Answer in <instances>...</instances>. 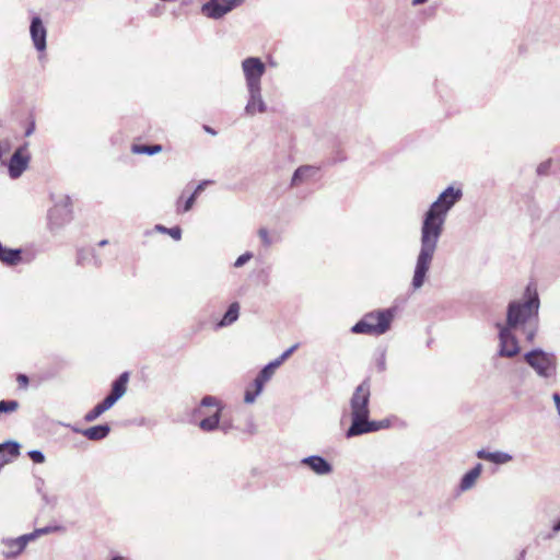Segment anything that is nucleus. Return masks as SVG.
Here are the masks:
<instances>
[{
	"label": "nucleus",
	"instance_id": "obj_1",
	"mask_svg": "<svg viewBox=\"0 0 560 560\" xmlns=\"http://www.w3.org/2000/svg\"><path fill=\"white\" fill-rule=\"evenodd\" d=\"M462 188L448 186L424 212L420 230V250L417 256L411 285L420 289L425 281L438 243L442 236L444 224L450 210L462 199Z\"/></svg>",
	"mask_w": 560,
	"mask_h": 560
},
{
	"label": "nucleus",
	"instance_id": "obj_2",
	"mask_svg": "<svg viewBox=\"0 0 560 560\" xmlns=\"http://www.w3.org/2000/svg\"><path fill=\"white\" fill-rule=\"evenodd\" d=\"M540 306L536 288L528 284L525 289L524 301H511L506 310V323L503 327L515 329L526 324L532 317L538 316Z\"/></svg>",
	"mask_w": 560,
	"mask_h": 560
},
{
	"label": "nucleus",
	"instance_id": "obj_3",
	"mask_svg": "<svg viewBox=\"0 0 560 560\" xmlns=\"http://www.w3.org/2000/svg\"><path fill=\"white\" fill-rule=\"evenodd\" d=\"M393 319L394 310H376L366 313L350 330L357 335L381 336L389 330Z\"/></svg>",
	"mask_w": 560,
	"mask_h": 560
},
{
	"label": "nucleus",
	"instance_id": "obj_4",
	"mask_svg": "<svg viewBox=\"0 0 560 560\" xmlns=\"http://www.w3.org/2000/svg\"><path fill=\"white\" fill-rule=\"evenodd\" d=\"M129 380V373H121L112 384V389L108 396H106L100 404L93 409L88 411L84 416L85 422L95 421L101 415L110 409L125 394L127 390V383Z\"/></svg>",
	"mask_w": 560,
	"mask_h": 560
},
{
	"label": "nucleus",
	"instance_id": "obj_5",
	"mask_svg": "<svg viewBox=\"0 0 560 560\" xmlns=\"http://www.w3.org/2000/svg\"><path fill=\"white\" fill-rule=\"evenodd\" d=\"M525 362L539 377L551 378L557 374V357L553 352H547L540 348L533 349L524 354Z\"/></svg>",
	"mask_w": 560,
	"mask_h": 560
},
{
	"label": "nucleus",
	"instance_id": "obj_6",
	"mask_svg": "<svg viewBox=\"0 0 560 560\" xmlns=\"http://www.w3.org/2000/svg\"><path fill=\"white\" fill-rule=\"evenodd\" d=\"M370 397H371V383L365 378L359 386L355 387L350 398L351 409V424L349 428L358 427V424L369 418L370 416Z\"/></svg>",
	"mask_w": 560,
	"mask_h": 560
},
{
	"label": "nucleus",
	"instance_id": "obj_7",
	"mask_svg": "<svg viewBox=\"0 0 560 560\" xmlns=\"http://www.w3.org/2000/svg\"><path fill=\"white\" fill-rule=\"evenodd\" d=\"M48 230L57 233L72 220V203L69 196H60L47 213Z\"/></svg>",
	"mask_w": 560,
	"mask_h": 560
},
{
	"label": "nucleus",
	"instance_id": "obj_8",
	"mask_svg": "<svg viewBox=\"0 0 560 560\" xmlns=\"http://www.w3.org/2000/svg\"><path fill=\"white\" fill-rule=\"evenodd\" d=\"M242 70L245 77L246 88L261 86V78L266 72V66L260 58H245L242 61Z\"/></svg>",
	"mask_w": 560,
	"mask_h": 560
},
{
	"label": "nucleus",
	"instance_id": "obj_9",
	"mask_svg": "<svg viewBox=\"0 0 560 560\" xmlns=\"http://www.w3.org/2000/svg\"><path fill=\"white\" fill-rule=\"evenodd\" d=\"M245 0H209L201 7V12L209 19L219 20L240 7Z\"/></svg>",
	"mask_w": 560,
	"mask_h": 560
},
{
	"label": "nucleus",
	"instance_id": "obj_10",
	"mask_svg": "<svg viewBox=\"0 0 560 560\" xmlns=\"http://www.w3.org/2000/svg\"><path fill=\"white\" fill-rule=\"evenodd\" d=\"M499 328L500 349L499 355L503 358H513L520 352V346L516 337L512 332L513 329L497 324Z\"/></svg>",
	"mask_w": 560,
	"mask_h": 560
},
{
	"label": "nucleus",
	"instance_id": "obj_11",
	"mask_svg": "<svg viewBox=\"0 0 560 560\" xmlns=\"http://www.w3.org/2000/svg\"><path fill=\"white\" fill-rule=\"evenodd\" d=\"M27 144L19 147L8 162L9 176L12 179L19 178L27 168L30 155L26 152Z\"/></svg>",
	"mask_w": 560,
	"mask_h": 560
},
{
	"label": "nucleus",
	"instance_id": "obj_12",
	"mask_svg": "<svg viewBox=\"0 0 560 560\" xmlns=\"http://www.w3.org/2000/svg\"><path fill=\"white\" fill-rule=\"evenodd\" d=\"M31 541L32 537L28 536L27 534H24L16 538L3 537L0 540L1 545L4 547V549H2L1 551V555L8 560L14 559L24 551L27 544Z\"/></svg>",
	"mask_w": 560,
	"mask_h": 560
},
{
	"label": "nucleus",
	"instance_id": "obj_13",
	"mask_svg": "<svg viewBox=\"0 0 560 560\" xmlns=\"http://www.w3.org/2000/svg\"><path fill=\"white\" fill-rule=\"evenodd\" d=\"M390 425V421L388 419L383 420H370L369 418H365V420H362L358 427L354 428H348L346 431V438L351 439L354 436H359L362 434L376 432L383 429H387Z\"/></svg>",
	"mask_w": 560,
	"mask_h": 560
},
{
	"label": "nucleus",
	"instance_id": "obj_14",
	"mask_svg": "<svg viewBox=\"0 0 560 560\" xmlns=\"http://www.w3.org/2000/svg\"><path fill=\"white\" fill-rule=\"evenodd\" d=\"M248 100L245 106V114L254 116L257 113L262 114L267 112V104L261 95V86L247 88Z\"/></svg>",
	"mask_w": 560,
	"mask_h": 560
},
{
	"label": "nucleus",
	"instance_id": "obj_15",
	"mask_svg": "<svg viewBox=\"0 0 560 560\" xmlns=\"http://www.w3.org/2000/svg\"><path fill=\"white\" fill-rule=\"evenodd\" d=\"M30 34L34 47L38 51H44L47 46V30L43 23V20L38 15L33 16L31 20Z\"/></svg>",
	"mask_w": 560,
	"mask_h": 560
},
{
	"label": "nucleus",
	"instance_id": "obj_16",
	"mask_svg": "<svg viewBox=\"0 0 560 560\" xmlns=\"http://www.w3.org/2000/svg\"><path fill=\"white\" fill-rule=\"evenodd\" d=\"M301 464L308 467L319 476L329 475L332 471L331 464L320 455H311L301 459Z\"/></svg>",
	"mask_w": 560,
	"mask_h": 560
},
{
	"label": "nucleus",
	"instance_id": "obj_17",
	"mask_svg": "<svg viewBox=\"0 0 560 560\" xmlns=\"http://www.w3.org/2000/svg\"><path fill=\"white\" fill-rule=\"evenodd\" d=\"M72 431L75 433L82 434L84 438H86L90 441H101L110 432V427L107 423L104 424H97L91 428L86 429H79L75 427H72Z\"/></svg>",
	"mask_w": 560,
	"mask_h": 560
},
{
	"label": "nucleus",
	"instance_id": "obj_18",
	"mask_svg": "<svg viewBox=\"0 0 560 560\" xmlns=\"http://www.w3.org/2000/svg\"><path fill=\"white\" fill-rule=\"evenodd\" d=\"M318 171V167L313 165H302L298 167L291 178L290 186L295 187L313 177Z\"/></svg>",
	"mask_w": 560,
	"mask_h": 560
},
{
	"label": "nucleus",
	"instance_id": "obj_19",
	"mask_svg": "<svg viewBox=\"0 0 560 560\" xmlns=\"http://www.w3.org/2000/svg\"><path fill=\"white\" fill-rule=\"evenodd\" d=\"M477 457L483 460H489L497 465L506 464L512 460V455L505 452L497 451V452H488L486 450H479L477 452Z\"/></svg>",
	"mask_w": 560,
	"mask_h": 560
},
{
	"label": "nucleus",
	"instance_id": "obj_20",
	"mask_svg": "<svg viewBox=\"0 0 560 560\" xmlns=\"http://www.w3.org/2000/svg\"><path fill=\"white\" fill-rule=\"evenodd\" d=\"M240 308L241 307L238 302L231 303L222 318L215 324V329L228 327L234 324L240 317Z\"/></svg>",
	"mask_w": 560,
	"mask_h": 560
},
{
	"label": "nucleus",
	"instance_id": "obj_21",
	"mask_svg": "<svg viewBox=\"0 0 560 560\" xmlns=\"http://www.w3.org/2000/svg\"><path fill=\"white\" fill-rule=\"evenodd\" d=\"M22 259V250L21 249H11L7 248L0 242V261L8 266H15Z\"/></svg>",
	"mask_w": 560,
	"mask_h": 560
},
{
	"label": "nucleus",
	"instance_id": "obj_22",
	"mask_svg": "<svg viewBox=\"0 0 560 560\" xmlns=\"http://www.w3.org/2000/svg\"><path fill=\"white\" fill-rule=\"evenodd\" d=\"M482 470V465L480 463L476 464L474 468L467 471L460 479L459 488L462 491L469 490L476 482L477 478L480 476Z\"/></svg>",
	"mask_w": 560,
	"mask_h": 560
},
{
	"label": "nucleus",
	"instance_id": "obj_23",
	"mask_svg": "<svg viewBox=\"0 0 560 560\" xmlns=\"http://www.w3.org/2000/svg\"><path fill=\"white\" fill-rule=\"evenodd\" d=\"M220 412L221 409L218 408L213 415L205 417L199 422V428L205 432H212L217 429H219V421H220Z\"/></svg>",
	"mask_w": 560,
	"mask_h": 560
},
{
	"label": "nucleus",
	"instance_id": "obj_24",
	"mask_svg": "<svg viewBox=\"0 0 560 560\" xmlns=\"http://www.w3.org/2000/svg\"><path fill=\"white\" fill-rule=\"evenodd\" d=\"M131 151L136 154L154 155L162 151L161 144H133Z\"/></svg>",
	"mask_w": 560,
	"mask_h": 560
},
{
	"label": "nucleus",
	"instance_id": "obj_25",
	"mask_svg": "<svg viewBox=\"0 0 560 560\" xmlns=\"http://www.w3.org/2000/svg\"><path fill=\"white\" fill-rule=\"evenodd\" d=\"M11 447L13 453H16L18 442L15 441H7L0 444V469L10 462V457L5 454V447Z\"/></svg>",
	"mask_w": 560,
	"mask_h": 560
},
{
	"label": "nucleus",
	"instance_id": "obj_26",
	"mask_svg": "<svg viewBox=\"0 0 560 560\" xmlns=\"http://www.w3.org/2000/svg\"><path fill=\"white\" fill-rule=\"evenodd\" d=\"M155 230L168 234L175 241H179L182 238V229L179 226L166 228L158 224L155 225Z\"/></svg>",
	"mask_w": 560,
	"mask_h": 560
},
{
	"label": "nucleus",
	"instance_id": "obj_27",
	"mask_svg": "<svg viewBox=\"0 0 560 560\" xmlns=\"http://www.w3.org/2000/svg\"><path fill=\"white\" fill-rule=\"evenodd\" d=\"M280 365L276 360L269 362L267 365H265L260 372L258 373L260 375V378L266 380L267 382L272 377L276 369H278Z\"/></svg>",
	"mask_w": 560,
	"mask_h": 560
},
{
	"label": "nucleus",
	"instance_id": "obj_28",
	"mask_svg": "<svg viewBox=\"0 0 560 560\" xmlns=\"http://www.w3.org/2000/svg\"><path fill=\"white\" fill-rule=\"evenodd\" d=\"M60 529H61V527L58 526V525H56V526H45V527H42V528H37L34 532L28 533L27 535L31 536L32 537V541H34L36 538H38L42 535L55 533V532H58Z\"/></svg>",
	"mask_w": 560,
	"mask_h": 560
},
{
	"label": "nucleus",
	"instance_id": "obj_29",
	"mask_svg": "<svg viewBox=\"0 0 560 560\" xmlns=\"http://www.w3.org/2000/svg\"><path fill=\"white\" fill-rule=\"evenodd\" d=\"M19 408L16 400H0V413L13 412Z\"/></svg>",
	"mask_w": 560,
	"mask_h": 560
},
{
	"label": "nucleus",
	"instance_id": "obj_30",
	"mask_svg": "<svg viewBox=\"0 0 560 560\" xmlns=\"http://www.w3.org/2000/svg\"><path fill=\"white\" fill-rule=\"evenodd\" d=\"M559 533H560V518L552 524L551 529L548 533L542 534V539L544 540H552L556 538V536Z\"/></svg>",
	"mask_w": 560,
	"mask_h": 560
},
{
	"label": "nucleus",
	"instance_id": "obj_31",
	"mask_svg": "<svg viewBox=\"0 0 560 560\" xmlns=\"http://www.w3.org/2000/svg\"><path fill=\"white\" fill-rule=\"evenodd\" d=\"M258 236L265 247H270L273 244V240L270 237L269 232L266 228L258 230Z\"/></svg>",
	"mask_w": 560,
	"mask_h": 560
},
{
	"label": "nucleus",
	"instance_id": "obj_32",
	"mask_svg": "<svg viewBox=\"0 0 560 560\" xmlns=\"http://www.w3.org/2000/svg\"><path fill=\"white\" fill-rule=\"evenodd\" d=\"M44 486H45V480L43 478H37L36 482H35L36 490L42 495L43 501L46 504H50L51 500L48 498L47 493L44 492Z\"/></svg>",
	"mask_w": 560,
	"mask_h": 560
},
{
	"label": "nucleus",
	"instance_id": "obj_33",
	"mask_svg": "<svg viewBox=\"0 0 560 560\" xmlns=\"http://www.w3.org/2000/svg\"><path fill=\"white\" fill-rule=\"evenodd\" d=\"M27 455L36 464H43L45 462V455L39 450H32L27 453Z\"/></svg>",
	"mask_w": 560,
	"mask_h": 560
},
{
	"label": "nucleus",
	"instance_id": "obj_34",
	"mask_svg": "<svg viewBox=\"0 0 560 560\" xmlns=\"http://www.w3.org/2000/svg\"><path fill=\"white\" fill-rule=\"evenodd\" d=\"M252 257H253V254L250 252H246V253L242 254L234 261V267L240 268V267L244 266L247 261H249L252 259Z\"/></svg>",
	"mask_w": 560,
	"mask_h": 560
},
{
	"label": "nucleus",
	"instance_id": "obj_35",
	"mask_svg": "<svg viewBox=\"0 0 560 560\" xmlns=\"http://www.w3.org/2000/svg\"><path fill=\"white\" fill-rule=\"evenodd\" d=\"M299 348V343L293 345L289 349H287L279 358L275 359L279 365H281L296 349Z\"/></svg>",
	"mask_w": 560,
	"mask_h": 560
},
{
	"label": "nucleus",
	"instance_id": "obj_36",
	"mask_svg": "<svg viewBox=\"0 0 560 560\" xmlns=\"http://www.w3.org/2000/svg\"><path fill=\"white\" fill-rule=\"evenodd\" d=\"M551 167V160H547L545 162H541L538 166H537V174L539 176H545L549 173V170Z\"/></svg>",
	"mask_w": 560,
	"mask_h": 560
},
{
	"label": "nucleus",
	"instance_id": "obj_37",
	"mask_svg": "<svg viewBox=\"0 0 560 560\" xmlns=\"http://www.w3.org/2000/svg\"><path fill=\"white\" fill-rule=\"evenodd\" d=\"M219 400L214 396H205L201 399L200 407H218Z\"/></svg>",
	"mask_w": 560,
	"mask_h": 560
},
{
	"label": "nucleus",
	"instance_id": "obj_38",
	"mask_svg": "<svg viewBox=\"0 0 560 560\" xmlns=\"http://www.w3.org/2000/svg\"><path fill=\"white\" fill-rule=\"evenodd\" d=\"M266 383H267V381L260 378V375L257 374V376L255 377V380L253 382L254 392L257 393L258 395H260Z\"/></svg>",
	"mask_w": 560,
	"mask_h": 560
},
{
	"label": "nucleus",
	"instance_id": "obj_39",
	"mask_svg": "<svg viewBox=\"0 0 560 560\" xmlns=\"http://www.w3.org/2000/svg\"><path fill=\"white\" fill-rule=\"evenodd\" d=\"M257 396H259V395L257 393H255L254 390L246 389L245 395H244V401L246 404H253L256 400Z\"/></svg>",
	"mask_w": 560,
	"mask_h": 560
},
{
	"label": "nucleus",
	"instance_id": "obj_40",
	"mask_svg": "<svg viewBox=\"0 0 560 560\" xmlns=\"http://www.w3.org/2000/svg\"><path fill=\"white\" fill-rule=\"evenodd\" d=\"M196 198H197V197H196V196H194V195L191 194V195L186 199V201H185V203H184V206H183V210H182V211H183V212H188V211L192 208V206H194V203H195V201H196Z\"/></svg>",
	"mask_w": 560,
	"mask_h": 560
},
{
	"label": "nucleus",
	"instance_id": "obj_41",
	"mask_svg": "<svg viewBox=\"0 0 560 560\" xmlns=\"http://www.w3.org/2000/svg\"><path fill=\"white\" fill-rule=\"evenodd\" d=\"M89 253L85 250L78 252V264L84 266L86 264Z\"/></svg>",
	"mask_w": 560,
	"mask_h": 560
},
{
	"label": "nucleus",
	"instance_id": "obj_42",
	"mask_svg": "<svg viewBox=\"0 0 560 560\" xmlns=\"http://www.w3.org/2000/svg\"><path fill=\"white\" fill-rule=\"evenodd\" d=\"M210 183H211L210 180H203V182L199 183V184L197 185V187L195 188V190H194L192 195L197 197V196H198V195H199V194L205 189V187H206L208 184H210Z\"/></svg>",
	"mask_w": 560,
	"mask_h": 560
},
{
	"label": "nucleus",
	"instance_id": "obj_43",
	"mask_svg": "<svg viewBox=\"0 0 560 560\" xmlns=\"http://www.w3.org/2000/svg\"><path fill=\"white\" fill-rule=\"evenodd\" d=\"M233 425L230 421L219 422V429L222 430L225 434L232 430Z\"/></svg>",
	"mask_w": 560,
	"mask_h": 560
},
{
	"label": "nucleus",
	"instance_id": "obj_44",
	"mask_svg": "<svg viewBox=\"0 0 560 560\" xmlns=\"http://www.w3.org/2000/svg\"><path fill=\"white\" fill-rule=\"evenodd\" d=\"M20 447L21 445L18 443V447H16V453H13V450L11 447H5V454L8 457H10V460L13 458V457H16L19 456L20 454Z\"/></svg>",
	"mask_w": 560,
	"mask_h": 560
},
{
	"label": "nucleus",
	"instance_id": "obj_45",
	"mask_svg": "<svg viewBox=\"0 0 560 560\" xmlns=\"http://www.w3.org/2000/svg\"><path fill=\"white\" fill-rule=\"evenodd\" d=\"M18 382L22 386H26L28 384V377L25 374H19Z\"/></svg>",
	"mask_w": 560,
	"mask_h": 560
},
{
	"label": "nucleus",
	"instance_id": "obj_46",
	"mask_svg": "<svg viewBox=\"0 0 560 560\" xmlns=\"http://www.w3.org/2000/svg\"><path fill=\"white\" fill-rule=\"evenodd\" d=\"M378 369L380 371H384L386 369V363H385V355L383 354L381 360L378 361Z\"/></svg>",
	"mask_w": 560,
	"mask_h": 560
},
{
	"label": "nucleus",
	"instance_id": "obj_47",
	"mask_svg": "<svg viewBox=\"0 0 560 560\" xmlns=\"http://www.w3.org/2000/svg\"><path fill=\"white\" fill-rule=\"evenodd\" d=\"M34 128H35V126H34V122H33V124H32V125L26 129V131H25V136H26V137L31 136V135L33 133V131H34Z\"/></svg>",
	"mask_w": 560,
	"mask_h": 560
},
{
	"label": "nucleus",
	"instance_id": "obj_48",
	"mask_svg": "<svg viewBox=\"0 0 560 560\" xmlns=\"http://www.w3.org/2000/svg\"><path fill=\"white\" fill-rule=\"evenodd\" d=\"M428 0H412L411 3L413 7L425 3Z\"/></svg>",
	"mask_w": 560,
	"mask_h": 560
},
{
	"label": "nucleus",
	"instance_id": "obj_49",
	"mask_svg": "<svg viewBox=\"0 0 560 560\" xmlns=\"http://www.w3.org/2000/svg\"><path fill=\"white\" fill-rule=\"evenodd\" d=\"M535 337V330H530L527 332L526 339L532 341Z\"/></svg>",
	"mask_w": 560,
	"mask_h": 560
},
{
	"label": "nucleus",
	"instance_id": "obj_50",
	"mask_svg": "<svg viewBox=\"0 0 560 560\" xmlns=\"http://www.w3.org/2000/svg\"><path fill=\"white\" fill-rule=\"evenodd\" d=\"M205 130H206V132H208V133H210V135H213V136H214V135H217V131H215V130H213V129H212L211 127H209V126H205Z\"/></svg>",
	"mask_w": 560,
	"mask_h": 560
},
{
	"label": "nucleus",
	"instance_id": "obj_51",
	"mask_svg": "<svg viewBox=\"0 0 560 560\" xmlns=\"http://www.w3.org/2000/svg\"><path fill=\"white\" fill-rule=\"evenodd\" d=\"M92 259H93V262L95 266H100L101 265V261L93 255L92 256Z\"/></svg>",
	"mask_w": 560,
	"mask_h": 560
},
{
	"label": "nucleus",
	"instance_id": "obj_52",
	"mask_svg": "<svg viewBox=\"0 0 560 560\" xmlns=\"http://www.w3.org/2000/svg\"><path fill=\"white\" fill-rule=\"evenodd\" d=\"M107 243H108V242H107V240H103V241H101V242L98 243V245H100V246H105Z\"/></svg>",
	"mask_w": 560,
	"mask_h": 560
}]
</instances>
